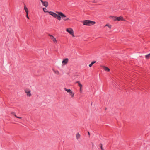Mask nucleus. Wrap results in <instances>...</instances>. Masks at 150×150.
Here are the masks:
<instances>
[{
	"label": "nucleus",
	"mask_w": 150,
	"mask_h": 150,
	"mask_svg": "<svg viewBox=\"0 0 150 150\" xmlns=\"http://www.w3.org/2000/svg\"><path fill=\"white\" fill-rule=\"evenodd\" d=\"M48 35L50 37L51 39L53 41L54 43H57V40L53 36L50 34H49Z\"/></svg>",
	"instance_id": "7"
},
{
	"label": "nucleus",
	"mask_w": 150,
	"mask_h": 150,
	"mask_svg": "<svg viewBox=\"0 0 150 150\" xmlns=\"http://www.w3.org/2000/svg\"><path fill=\"white\" fill-rule=\"evenodd\" d=\"M93 2L95 3L96 2L95 1H93Z\"/></svg>",
	"instance_id": "25"
},
{
	"label": "nucleus",
	"mask_w": 150,
	"mask_h": 150,
	"mask_svg": "<svg viewBox=\"0 0 150 150\" xmlns=\"http://www.w3.org/2000/svg\"><path fill=\"white\" fill-rule=\"evenodd\" d=\"M26 16L27 18L28 19H29V18L28 16V13H26Z\"/></svg>",
	"instance_id": "21"
},
{
	"label": "nucleus",
	"mask_w": 150,
	"mask_h": 150,
	"mask_svg": "<svg viewBox=\"0 0 150 150\" xmlns=\"http://www.w3.org/2000/svg\"><path fill=\"white\" fill-rule=\"evenodd\" d=\"M76 83L78 84V86L79 87V91L80 93H82V87L83 85L81 84L79 81H77L76 82Z\"/></svg>",
	"instance_id": "6"
},
{
	"label": "nucleus",
	"mask_w": 150,
	"mask_h": 150,
	"mask_svg": "<svg viewBox=\"0 0 150 150\" xmlns=\"http://www.w3.org/2000/svg\"><path fill=\"white\" fill-rule=\"evenodd\" d=\"M110 25L108 24H106L105 25V26H108V27Z\"/></svg>",
	"instance_id": "23"
},
{
	"label": "nucleus",
	"mask_w": 150,
	"mask_h": 150,
	"mask_svg": "<svg viewBox=\"0 0 150 150\" xmlns=\"http://www.w3.org/2000/svg\"><path fill=\"white\" fill-rule=\"evenodd\" d=\"M43 11H44V12H48L49 13V12H50V11H46L47 10V9L45 8H43Z\"/></svg>",
	"instance_id": "18"
},
{
	"label": "nucleus",
	"mask_w": 150,
	"mask_h": 150,
	"mask_svg": "<svg viewBox=\"0 0 150 150\" xmlns=\"http://www.w3.org/2000/svg\"><path fill=\"white\" fill-rule=\"evenodd\" d=\"M64 90L67 93H69L70 96H71L72 98L74 97V93L70 89H67L66 88H64Z\"/></svg>",
	"instance_id": "3"
},
{
	"label": "nucleus",
	"mask_w": 150,
	"mask_h": 150,
	"mask_svg": "<svg viewBox=\"0 0 150 150\" xmlns=\"http://www.w3.org/2000/svg\"><path fill=\"white\" fill-rule=\"evenodd\" d=\"M66 31L71 35L74 37H75L74 31L73 29L71 28H67L66 29Z\"/></svg>",
	"instance_id": "4"
},
{
	"label": "nucleus",
	"mask_w": 150,
	"mask_h": 150,
	"mask_svg": "<svg viewBox=\"0 0 150 150\" xmlns=\"http://www.w3.org/2000/svg\"><path fill=\"white\" fill-rule=\"evenodd\" d=\"M52 70L53 72L54 73V74H57V75H59L60 74V73L59 71L57 70H55L54 69H52Z\"/></svg>",
	"instance_id": "11"
},
{
	"label": "nucleus",
	"mask_w": 150,
	"mask_h": 150,
	"mask_svg": "<svg viewBox=\"0 0 150 150\" xmlns=\"http://www.w3.org/2000/svg\"><path fill=\"white\" fill-rule=\"evenodd\" d=\"M95 23L96 22L95 21H91L89 20H84L83 22V25L87 26L92 25Z\"/></svg>",
	"instance_id": "2"
},
{
	"label": "nucleus",
	"mask_w": 150,
	"mask_h": 150,
	"mask_svg": "<svg viewBox=\"0 0 150 150\" xmlns=\"http://www.w3.org/2000/svg\"><path fill=\"white\" fill-rule=\"evenodd\" d=\"M145 58L147 59H148L150 57V54H149L148 55L145 56Z\"/></svg>",
	"instance_id": "16"
},
{
	"label": "nucleus",
	"mask_w": 150,
	"mask_h": 150,
	"mask_svg": "<svg viewBox=\"0 0 150 150\" xmlns=\"http://www.w3.org/2000/svg\"><path fill=\"white\" fill-rule=\"evenodd\" d=\"M80 135L79 133H77L76 135V138L77 139H79L80 138Z\"/></svg>",
	"instance_id": "17"
},
{
	"label": "nucleus",
	"mask_w": 150,
	"mask_h": 150,
	"mask_svg": "<svg viewBox=\"0 0 150 150\" xmlns=\"http://www.w3.org/2000/svg\"><path fill=\"white\" fill-rule=\"evenodd\" d=\"M25 92L26 93V96L27 97H30L32 96V94L31 93V91L29 89H26L24 90Z\"/></svg>",
	"instance_id": "5"
},
{
	"label": "nucleus",
	"mask_w": 150,
	"mask_h": 150,
	"mask_svg": "<svg viewBox=\"0 0 150 150\" xmlns=\"http://www.w3.org/2000/svg\"><path fill=\"white\" fill-rule=\"evenodd\" d=\"M111 27H112V26L111 25H110L108 26V28H110V29H111Z\"/></svg>",
	"instance_id": "22"
},
{
	"label": "nucleus",
	"mask_w": 150,
	"mask_h": 150,
	"mask_svg": "<svg viewBox=\"0 0 150 150\" xmlns=\"http://www.w3.org/2000/svg\"><path fill=\"white\" fill-rule=\"evenodd\" d=\"M88 134L89 135H90V133L88 132Z\"/></svg>",
	"instance_id": "24"
},
{
	"label": "nucleus",
	"mask_w": 150,
	"mask_h": 150,
	"mask_svg": "<svg viewBox=\"0 0 150 150\" xmlns=\"http://www.w3.org/2000/svg\"><path fill=\"white\" fill-rule=\"evenodd\" d=\"M42 5L46 7H47L48 6V3L46 1H43L42 0H40Z\"/></svg>",
	"instance_id": "9"
},
{
	"label": "nucleus",
	"mask_w": 150,
	"mask_h": 150,
	"mask_svg": "<svg viewBox=\"0 0 150 150\" xmlns=\"http://www.w3.org/2000/svg\"><path fill=\"white\" fill-rule=\"evenodd\" d=\"M96 62V61H93L89 65V67H91Z\"/></svg>",
	"instance_id": "14"
},
{
	"label": "nucleus",
	"mask_w": 150,
	"mask_h": 150,
	"mask_svg": "<svg viewBox=\"0 0 150 150\" xmlns=\"http://www.w3.org/2000/svg\"><path fill=\"white\" fill-rule=\"evenodd\" d=\"M68 58L64 59L62 62V65L64 66L68 62Z\"/></svg>",
	"instance_id": "8"
},
{
	"label": "nucleus",
	"mask_w": 150,
	"mask_h": 150,
	"mask_svg": "<svg viewBox=\"0 0 150 150\" xmlns=\"http://www.w3.org/2000/svg\"><path fill=\"white\" fill-rule=\"evenodd\" d=\"M110 18H111L114 21L117 20V17L111 16Z\"/></svg>",
	"instance_id": "13"
},
{
	"label": "nucleus",
	"mask_w": 150,
	"mask_h": 150,
	"mask_svg": "<svg viewBox=\"0 0 150 150\" xmlns=\"http://www.w3.org/2000/svg\"><path fill=\"white\" fill-rule=\"evenodd\" d=\"M117 20L118 21H125V20L123 19V17L122 16H120L119 17H117Z\"/></svg>",
	"instance_id": "12"
},
{
	"label": "nucleus",
	"mask_w": 150,
	"mask_h": 150,
	"mask_svg": "<svg viewBox=\"0 0 150 150\" xmlns=\"http://www.w3.org/2000/svg\"><path fill=\"white\" fill-rule=\"evenodd\" d=\"M102 67L104 69L105 71H107V72H109L110 71V69L108 68V67L105 66H102Z\"/></svg>",
	"instance_id": "10"
},
{
	"label": "nucleus",
	"mask_w": 150,
	"mask_h": 150,
	"mask_svg": "<svg viewBox=\"0 0 150 150\" xmlns=\"http://www.w3.org/2000/svg\"><path fill=\"white\" fill-rule=\"evenodd\" d=\"M24 10L26 13H28V10L27 8L25 6H24Z\"/></svg>",
	"instance_id": "15"
},
{
	"label": "nucleus",
	"mask_w": 150,
	"mask_h": 150,
	"mask_svg": "<svg viewBox=\"0 0 150 150\" xmlns=\"http://www.w3.org/2000/svg\"><path fill=\"white\" fill-rule=\"evenodd\" d=\"M14 115L17 118H19V119H21L22 118L21 117H17L16 115L14 113H13Z\"/></svg>",
	"instance_id": "19"
},
{
	"label": "nucleus",
	"mask_w": 150,
	"mask_h": 150,
	"mask_svg": "<svg viewBox=\"0 0 150 150\" xmlns=\"http://www.w3.org/2000/svg\"><path fill=\"white\" fill-rule=\"evenodd\" d=\"M49 14L59 21H60L61 18L64 21L70 20V19L66 16V15L61 12L56 11L54 13L52 11L49 12Z\"/></svg>",
	"instance_id": "1"
},
{
	"label": "nucleus",
	"mask_w": 150,
	"mask_h": 150,
	"mask_svg": "<svg viewBox=\"0 0 150 150\" xmlns=\"http://www.w3.org/2000/svg\"><path fill=\"white\" fill-rule=\"evenodd\" d=\"M100 148H101V150H105L102 147V144H101L100 145Z\"/></svg>",
	"instance_id": "20"
}]
</instances>
